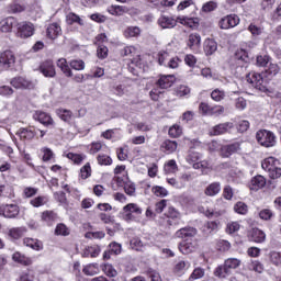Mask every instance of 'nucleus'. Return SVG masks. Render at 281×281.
I'll use <instances>...</instances> for the list:
<instances>
[{
	"mask_svg": "<svg viewBox=\"0 0 281 281\" xmlns=\"http://www.w3.org/2000/svg\"><path fill=\"white\" fill-rule=\"evenodd\" d=\"M246 80L247 82H249V85H252L255 89L261 91L262 93H267V91H269V89L267 88L268 82L263 72H250L247 75Z\"/></svg>",
	"mask_w": 281,
	"mask_h": 281,
	"instance_id": "nucleus-1",
	"label": "nucleus"
},
{
	"mask_svg": "<svg viewBox=\"0 0 281 281\" xmlns=\"http://www.w3.org/2000/svg\"><path fill=\"white\" fill-rule=\"evenodd\" d=\"M256 139L260 146L271 148L276 146V134L271 131L260 130L256 133Z\"/></svg>",
	"mask_w": 281,
	"mask_h": 281,
	"instance_id": "nucleus-2",
	"label": "nucleus"
},
{
	"mask_svg": "<svg viewBox=\"0 0 281 281\" xmlns=\"http://www.w3.org/2000/svg\"><path fill=\"white\" fill-rule=\"evenodd\" d=\"M16 29V36L19 38H30V36H34V24L31 22H18Z\"/></svg>",
	"mask_w": 281,
	"mask_h": 281,
	"instance_id": "nucleus-3",
	"label": "nucleus"
},
{
	"mask_svg": "<svg viewBox=\"0 0 281 281\" xmlns=\"http://www.w3.org/2000/svg\"><path fill=\"white\" fill-rule=\"evenodd\" d=\"M16 63V56L12 50H4L0 54V67L2 69H10L14 67Z\"/></svg>",
	"mask_w": 281,
	"mask_h": 281,
	"instance_id": "nucleus-4",
	"label": "nucleus"
},
{
	"mask_svg": "<svg viewBox=\"0 0 281 281\" xmlns=\"http://www.w3.org/2000/svg\"><path fill=\"white\" fill-rule=\"evenodd\" d=\"M33 120H35V122H40V124H43V126L46 127L54 126L55 124L54 119H52V115L41 110H37L33 113Z\"/></svg>",
	"mask_w": 281,
	"mask_h": 281,
	"instance_id": "nucleus-5",
	"label": "nucleus"
},
{
	"mask_svg": "<svg viewBox=\"0 0 281 281\" xmlns=\"http://www.w3.org/2000/svg\"><path fill=\"white\" fill-rule=\"evenodd\" d=\"M19 212V205L16 204H4L0 206V216H4V218H16Z\"/></svg>",
	"mask_w": 281,
	"mask_h": 281,
	"instance_id": "nucleus-6",
	"label": "nucleus"
},
{
	"mask_svg": "<svg viewBox=\"0 0 281 281\" xmlns=\"http://www.w3.org/2000/svg\"><path fill=\"white\" fill-rule=\"evenodd\" d=\"M238 23H240V18L236 14H231L220 20V27L221 30H229L232 27H236Z\"/></svg>",
	"mask_w": 281,
	"mask_h": 281,
	"instance_id": "nucleus-7",
	"label": "nucleus"
},
{
	"mask_svg": "<svg viewBox=\"0 0 281 281\" xmlns=\"http://www.w3.org/2000/svg\"><path fill=\"white\" fill-rule=\"evenodd\" d=\"M10 85L14 87V89H34V83L32 80L25 77H15L11 79Z\"/></svg>",
	"mask_w": 281,
	"mask_h": 281,
	"instance_id": "nucleus-8",
	"label": "nucleus"
},
{
	"mask_svg": "<svg viewBox=\"0 0 281 281\" xmlns=\"http://www.w3.org/2000/svg\"><path fill=\"white\" fill-rule=\"evenodd\" d=\"M232 128H234V123L226 122L213 126L209 133L211 136L225 135V133H229Z\"/></svg>",
	"mask_w": 281,
	"mask_h": 281,
	"instance_id": "nucleus-9",
	"label": "nucleus"
},
{
	"mask_svg": "<svg viewBox=\"0 0 281 281\" xmlns=\"http://www.w3.org/2000/svg\"><path fill=\"white\" fill-rule=\"evenodd\" d=\"M40 71L45 76V78H54L56 76V68L54 67V61L47 59L43 61L40 66Z\"/></svg>",
	"mask_w": 281,
	"mask_h": 281,
	"instance_id": "nucleus-10",
	"label": "nucleus"
},
{
	"mask_svg": "<svg viewBox=\"0 0 281 281\" xmlns=\"http://www.w3.org/2000/svg\"><path fill=\"white\" fill-rule=\"evenodd\" d=\"M165 215L168 218V225H179V222L181 221V213L177 211V209H175L173 206H169Z\"/></svg>",
	"mask_w": 281,
	"mask_h": 281,
	"instance_id": "nucleus-11",
	"label": "nucleus"
},
{
	"mask_svg": "<svg viewBox=\"0 0 281 281\" xmlns=\"http://www.w3.org/2000/svg\"><path fill=\"white\" fill-rule=\"evenodd\" d=\"M196 235V228L188 226L180 228L176 232V238H181L182 240H190V238H194Z\"/></svg>",
	"mask_w": 281,
	"mask_h": 281,
	"instance_id": "nucleus-12",
	"label": "nucleus"
},
{
	"mask_svg": "<svg viewBox=\"0 0 281 281\" xmlns=\"http://www.w3.org/2000/svg\"><path fill=\"white\" fill-rule=\"evenodd\" d=\"M19 25V21L14 16H8L0 22L1 32H12V29Z\"/></svg>",
	"mask_w": 281,
	"mask_h": 281,
	"instance_id": "nucleus-13",
	"label": "nucleus"
},
{
	"mask_svg": "<svg viewBox=\"0 0 281 281\" xmlns=\"http://www.w3.org/2000/svg\"><path fill=\"white\" fill-rule=\"evenodd\" d=\"M240 150V144L233 143L231 145H224L221 147L220 155L221 157L227 158Z\"/></svg>",
	"mask_w": 281,
	"mask_h": 281,
	"instance_id": "nucleus-14",
	"label": "nucleus"
},
{
	"mask_svg": "<svg viewBox=\"0 0 281 281\" xmlns=\"http://www.w3.org/2000/svg\"><path fill=\"white\" fill-rule=\"evenodd\" d=\"M175 85V76L172 75H162L156 82V87L159 89H170Z\"/></svg>",
	"mask_w": 281,
	"mask_h": 281,
	"instance_id": "nucleus-15",
	"label": "nucleus"
},
{
	"mask_svg": "<svg viewBox=\"0 0 281 281\" xmlns=\"http://www.w3.org/2000/svg\"><path fill=\"white\" fill-rule=\"evenodd\" d=\"M187 46L192 49V52H199L201 47V35L199 33H192L188 37Z\"/></svg>",
	"mask_w": 281,
	"mask_h": 281,
	"instance_id": "nucleus-16",
	"label": "nucleus"
},
{
	"mask_svg": "<svg viewBox=\"0 0 281 281\" xmlns=\"http://www.w3.org/2000/svg\"><path fill=\"white\" fill-rule=\"evenodd\" d=\"M158 25H160L162 30H172V27H177V20L170 16L161 15L158 19Z\"/></svg>",
	"mask_w": 281,
	"mask_h": 281,
	"instance_id": "nucleus-17",
	"label": "nucleus"
},
{
	"mask_svg": "<svg viewBox=\"0 0 281 281\" xmlns=\"http://www.w3.org/2000/svg\"><path fill=\"white\" fill-rule=\"evenodd\" d=\"M265 186H267V179L262 176H256L249 182L250 190H254L255 192H258V190H261Z\"/></svg>",
	"mask_w": 281,
	"mask_h": 281,
	"instance_id": "nucleus-18",
	"label": "nucleus"
},
{
	"mask_svg": "<svg viewBox=\"0 0 281 281\" xmlns=\"http://www.w3.org/2000/svg\"><path fill=\"white\" fill-rule=\"evenodd\" d=\"M102 251V248H100L99 245H92L87 246L82 251V258H98L100 256V252Z\"/></svg>",
	"mask_w": 281,
	"mask_h": 281,
	"instance_id": "nucleus-19",
	"label": "nucleus"
},
{
	"mask_svg": "<svg viewBox=\"0 0 281 281\" xmlns=\"http://www.w3.org/2000/svg\"><path fill=\"white\" fill-rule=\"evenodd\" d=\"M46 33L48 38H52L54 41L63 34V29L60 27L59 23H52L48 25Z\"/></svg>",
	"mask_w": 281,
	"mask_h": 281,
	"instance_id": "nucleus-20",
	"label": "nucleus"
},
{
	"mask_svg": "<svg viewBox=\"0 0 281 281\" xmlns=\"http://www.w3.org/2000/svg\"><path fill=\"white\" fill-rule=\"evenodd\" d=\"M108 12L112 16H122L126 14V12H128V8H126L125 5L112 4L108 7Z\"/></svg>",
	"mask_w": 281,
	"mask_h": 281,
	"instance_id": "nucleus-21",
	"label": "nucleus"
},
{
	"mask_svg": "<svg viewBox=\"0 0 281 281\" xmlns=\"http://www.w3.org/2000/svg\"><path fill=\"white\" fill-rule=\"evenodd\" d=\"M27 228H25V226L13 227L9 229L8 236L9 238H13V240H19V238H23V236H25Z\"/></svg>",
	"mask_w": 281,
	"mask_h": 281,
	"instance_id": "nucleus-22",
	"label": "nucleus"
},
{
	"mask_svg": "<svg viewBox=\"0 0 281 281\" xmlns=\"http://www.w3.org/2000/svg\"><path fill=\"white\" fill-rule=\"evenodd\" d=\"M278 166H280V160H278L276 157H268L261 162V167L263 168V170H266V172H269L270 170H272V168H276Z\"/></svg>",
	"mask_w": 281,
	"mask_h": 281,
	"instance_id": "nucleus-23",
	"label": "nucleus"
},
{
	"mask_svg": "<svg viewBox=\"0 0 281 281\" xmlns=\"http://www.w3.org/2000/svg\"><path fill=\"white\" fill-rule=\"evenodd\" d=\"M16 135H19L20 138L22 139H34L36 136V132L32 127H22L18 131Z\"/></svg>",
	"mask_w": 281,
	"mask_h": 281,
	"instance_id": "nucleus-24",
	"label": "nucleus"
},
{
	"mask_svg": "<svg viewBox=\"0 0 281 281\" xmlns=\"http://www.w3.org/2000/svg\"><path fill=\"white\" fill-rule=\"evenodd\" d=\"M250 238L252 243H265V240H267V234L260 231V228H252Z\"/></svg>",
	"mask_w": 281,
	"mask_h": 281,
	"instance_id": "nucleus-25",
	"label": "nucleus"
},
{
	"mask_svg": "<svg viewBox=\"0 0 281 281\" xmlns=\"http://www.w3.org/2000/svg\"><path fill=\"white\" fill-rule=\"evenodd\" d=\"M218 49V44L214 40H205L204 42V53L206 56H212Z\"/></svg>",
	"mask_w": 281,
	"mask_h": 281,
	"instance_id": "nucleus-26",
	"label": "nucleus"
},
{
	"mask_svg": "<svg viewBox=\"0 0 281 281\" xmlns=\"http://www.w3.org/2000/svg\"><path fill=\"white\" fill-rule=\"evenodd\" d=\"M160 150H162V153H167V155H171V153L177 150V140H165L160 146Z\"/></svg>",
	"mask_w": 281,
	"mask_h": 281,
	"instance_id": "nucleus-27",
	"label": "nucleus"
},
{
	"mask_svg": "<svg viewBox=\"0 0 281 281\" xmlns=\"http://www.w3.org/2000/svg\"><path fill=\"white\" fill-rule=\"evenodd\" d=\"M57 67L67 76V78H71L74 76V72L71 71V68L67 64V59L65 58H59L57 60Z\"/></svg>",
	"mask_w": 281,
	"mask_h": 281,
	"instance_id": "nucleus-28",
	"label": "nucleus"
},
{
	"mask_svg": "<svg viewBox=\"0 0 281 281\" xmlns=\"http://www.w3.org/2000/svg\"><path fill=\"white\" fill-rule=\"evenodd\" d=\"M14 262H19V265H23L24 267H30L32 265V258L25 257V255H21V252H14L12 256Z\"/></svg>",
	"mask_w": 281,
	"mask_h": 281,
	"instance_id": "nucleus-29",
	"label": "nucleus"
},
{
	"mask_svg": "<svg viewBox=\"0 0 281 281\" xmlns=\"http://www.w3.org/2000/svg\"><path fill=\"white\" fill-rule=\"evenodd\" d=\"M279 72L280 67L278 66V64H270L268 69H266L262 74L267 80H271V78H273V76H278Z\"/></svg>",
	"mask_w": 281,
	"mask_h": 281,
	"instance_id": "nucleus-30",
	"label": "nucleus"
},
{
	"mask_svg": "<svg viewBox=\"0 0 281 281\" xmlns=\"http://www.w3.org/2000/svg\"><path fill=\"white\" fill-rule=\"evenodd\" d=\"M179 249L181 254L188 255V254H192V251H195L196 246L192 241L184 240L180 243Z\"/></svg>",
	"mask_w": 281,
	"mask_h": 281,
	"instance_id": "nucleus-31",
	"label": "nucleus"
},
{
	"mask_svg": "<svg viewBox=\"0 0 281 281\" xmlns=\"http://www.w3.org/2000/svg\"><path fill=\"white\" fill-rule=\"evenodd\" d=\"M23 244L31 249H35V251H41V249H43V244L38 239L24 238Z\"/></svg>",
	"mask_w": 281,
	"mask_h": 281,
	"instance_id": "nucleus-32",
	"label": "nucleus"
},
{
	"mask_svg": "<svg viewBox=\"0 0 281 281\" xmlns=\"http://www.w3.org/2000/svg\"><path fill=\"white\" fill-rule=\"evenodd\" d=\"M221 192V182H213L209 187H206L204 193L206 196H216Z\"/></svg>",
	"mask_w": 281,
	"mask_h": 281,
	"instance_id": "nucleus-33",
	"label": "nucleus"
},
{
	"mask_svg": "<svg viewBox=\"0 0 281 281\" xmlns=\"http://www.w3.org/2000/svg\"><path fill=\"white\" fill-rule=\"evenodd\" d=\"M56 113L58 117L63 120V122L69 123L71 122V117H74V112L67 109H57Z\"/></svg>",
	"mask_w": 281,
	"mask_h": 281,
	"instance_id": "nucleus-34",
	"label": "nucleus"
},
{
	"mask_svg": "<svg viewBox=\"0 0 281 281\" xmlns=\"http://www.w3.org/2000/svg\"><path fill=\"white\" fill-rule=\"evenodd\" d=\"M58 218V215L54 211H45L42 213V221L47 223V225H53Z\"/></svg>",
	"mask_w": 281,
	"mask_h": 281,
	"instance_id": "nucleus-35",
	"label": "nucleus"
},
{
	"mask_svg": "<svg viewBox=\"0 0 281 281\" xmlns=\"http://www.w3.org/2000/svg\"><path fill=\"white\" fill-rule=\"evenodd\" d=\"M85 276H98V273H100V268L98 267V263H90L87 265L83 269H82Z\"/></svg>",
	"mask_w": 281,
	"mask_h": 281,
	"instance_id": "nucleus-36",
	"label": "nucleus"
},
{
	"mask_svg": "<svg viewBox=\"0 0 281 281\" xmlns=\"http://www.w3.org/2000/svg\"><path fill=\"white\" fill-rule=\"evenodd\" d=\"M66 21L68 25H74V23H78V25H85V21L81 20L80 15L76 13H68L66 16Z\"/></svg>",
	"mask_w": 281,
	"mask_h": 281,
	"instance_id": "nucleus-37",
	"label": "nucleus"
},
{
	"mask_svg": "<svg viewBox=\"0 0 281 281\" xmlns=\"http://www.w3.org/2000/svg\"><path fill=\"white\" fill-rule=\"evenodd\" d=\"M231 273H232V271L228 270V268L225 263L223 266H218L214 271V276L216 278H226Z\"/></svg>",
	"mask_w": 281,
	"mask_h": 281,
	"instance_id": "nucleus-38",
	"label": "nucleus"
},
{
	"mask_svg": "<svg viewBox=\"0 0 281 281\" xmlns=\"http://www.w3.org/2000/svg\"><path fill=\"white\" fill-rule=\"evenodd\" d=\"M124 212H130V214H127V216H131V214H142V207H139V205L135 204V203H130L127 205H125L123 207Z\"/></svg>",
	"mask_w": 281,
	"mask_h": 281,
	"instance_id": "nucleus-39",
	"label": "nucleus"
},
{
	"mask_svg": "<svg viewBox=\"0 0 281 281\" xmlns=\"http://www.w3.org/2000/svg\"><path fill=\"white\" fill-rule=\"evenodd\" d=\"M268 258L272 265H274L276 267H280V265H281V254L280 252L272 250L268 254Z\"/></svg>",
	"mask_w": 281,
	"mask_h": 281,
	"instance_id": "nucleus-40",
	"label": "nucleus"
},
{
	"mask_svg": "<svg viewBox=\"0 0 281 281\" xmlns=\"http://www.w3.org/2000/svg\"><path fill=\"white\" fill-rule=\"evenodd\" d=\"M142 30L137 26H130L124 31V36L126 38H134L135 36H139Z\"/></svg>",
	"mask_w": 281,
	"mask_h": 281,
	"instance_id": "nucleus-41",
	"label": "nucleus"
},
{
	"mask_svg": "<svg viewBox=\"0 0 281 281\" xmlns=\"http://www.w3.org/2000/svg\"><path fill=\"white\" fill-rule=\"evenodd\" d=\"M9 12L11 14H19L21 12H25V5L19 2H12L11 4H9Z\"/></svg>",
	"mask_w": 281,
	"mask_h": 281,
	"instance_id": "nucleus-42",
	"label": "nucleus"
},
{
	"mask_svg": "<svg viewBox=\"0 0 281 281\" xmlns=\"http://www.w3.org/2000/svg\"><path fill=\"white\" fill-rule=\"evenodd\" d=\"M224 265H226L228 271H232V269H238V267H240V259L228 258L225 260Z\"/></svg>",
	"mask_w": 281,
	"mask_h": 281,
	"instance_id": "nucleus-43",
	"label": "nucleus"
},
{
	"mask_svg": "<svg viewBox=\"0 0 281 281\" xmlns=\"http://www.w3.org/2000/svg\"><path fill=\"white\" fill-rule=\"evenodd\" d=\"M234 211L236 212V214L245 215L247 214V212H249V206L245 204V202H237L234 205Z\"/></svg>",
	"mask_w": 281,
	"mask_h": 281,
	"instance_id": "nucleus-44",
	"label": "nucleus"
},
{
	"mask_svg": "<svg viewBox=\"0 0 281 281\" xmlns=\"http://www.w3.org/2000/svg\"><path fill=\"white\" fill-rule=\"evenodd\" d=\"M55 234L56 236H69V227H67V225L63 223L57 224L55 228Z\"/></svg>",
	"mask_w": 281,
	"mask_h": 281,
	"instance_id": "nucleus-45",
	"label": "nucleus"
},
{
	"mask_svg": "<svg viewBox=\"0 0 281 281\" xmlns=\"http://www.w3.org/2000/svg\"><path fill=\"white\" fill-rule=\"evenodd\" d=\"M151 192L155 194V196H160L161 199H164V196H168V190L164 187H153Z\"/></svg>",
	"mask_w": 281,
	"mask_h": 281,
	"instance_id": "nucleus-46",
	"label": "nucleus"
},
{
	"mask_svg": "<svg viewBox=\"0 0 281 281\" xmlns=\"http://www.w3.org/2000/svg\"><path fill=\"white\" fill-rule=\"evenodd\" d=\"M71 69L76 71H82L85 69V61L82 59H72L69 63Z\"/></svg>",
	"mask_w": 281,
	"mask_h": 281,
	"instance_id": "nucleus-47",
	"label": "nucleus"
},
{
	"mask_svg": "<svg viewBox=\"0 0 281 281\" xmlns=\"http://www.w3.org/2000/svg\"><path fill=\"white\" fill-rule=\"evenodd\" d=\"M211 98L215 102H221V100H225V91L220 90V89H215V90L212 91Z\"/></svg>",
	"mask_w": 281,
	"mask_h": 281,
	"instance_id": "nucleus-48",
	"label": "nucleus"
},
{
	"mask_svg": "<svg viewBox=\"0 0 281 281\" xmlns=\"http://www.w3.org/2000/svg\"><path fill=\"white\" fill-rule=\"evenodd\" d=\"M97 160L100 166H111V164H113V159L108 155H99Z\"/></svg>",
	"mask_w": 281,
	"mask_h": 281,
	"instance_id": "nucleus-49",
	"label": "nucleus"
},
{
	"mask_svg": "<svg viewBox=\"0 0 281 281\" xmlns=\"http://www.w3.org/2000/svg\"><path fill=\"white\" fill-rule=\"evenodd\" d=\"M45 203H47V196H37L31 200V205H33V207H41L45 205Z\"/></svg>",
	"mask_w": 281,
	"mask_h": 281,
	"instance_id": "nucleus-50",
	"label": "nucleus"
},
{
	"mask_svg": "<svg viewBox=\"0 0 281 281\" xmlns=\"http://www.w3.org/2000/svg\"><path fill=\"white\" fill-rule=\"evenodd\" d=\"M80 177H81V179H89V177H91V165L89 162H87L80 169Z\"/></svg>",
	"mask_w": 281,
	"mask_h": 281,
	"instance_id": "nucleus-51",
	"label": "nucleus"
},
{
	"mask_svg": "<svg viewBox=\"0 0 281 281\" xmlns=\"http://www.w3.org/2000/svg\"><path fill=\"white\" fill-rule=\"evenodd\" d=\"M273 216V212L269 209H263L259 212V218H261V221H271Z\"/></svg>",
	"mask_w": 281,
	"mask_h": 281,
	"instance_id": "nucleus-52",
	"label": "nucleus"
},
{
	"mask_svg": "<svg viewBox=\"0 0 281 281\" xmlns=\"http://www.w3.org/2000/svg\"><path fill=\"white\" fill-rule=\"evenodd\" d=\"M205 276V271L202 268H196L191 273L189 280H201Z\"/></svg>",
	"mask_w": 281,
	"mask_h": 281,
	"instance_id": "nucleus-53",
	"label": "nucleus"
},
{
	"mask_svg": "<svg viewBox=\"0 0 281 281\" xmlns=\"http://www.w3.org/2000/svg\"><path fill=\"white\" fill-rule=\"evenodd\" d=\"M270 60H271V57H269V55H259V56H257L258 67H265L266 65H269Z\"/></svg>",
	"mask_w": 281,
	"mask_h": 281,
	"instance_id": "nucleus-54",
	"label": "nucleus"
},
{
	"mask_svg": "<svg viewBox=\"0 0 281 281\" xmlns=\"http://www.w3.org/2000/svg\"><path fill=\"white\" fill-rule=\"evenodd\" d=\"M54 199L58 201L61 205H67V195L63 191L54 193Z\"/></svg>",
	"mask_w": 281,
	"mask_h": 281,
	"instance_id": "nucleus-55",
	"label": "nucleus"
},
{
	"mask_svg": "<svg viewBox=\"0 0 281 281\" xmlns=\"http://www.w3.org/2000/svg\"><path fill=\"white\" fill-rule=\"evenodd\" d=\"M130 245L132 249H135V251H142V248L144 247V243H142V239L139 238H133L130 241Z\"/></svg>",
	"mask_w": 281,
	"mask_h": 281,
	"instance_id": "nucleus-56",
	"label": "nucleus"
},
{
	"mask_svg": "<svg viewBox=\"0 0 281 281\" xmlns=\"http://www.w3.org/2000/svg\"><path fill=\"white\" fill-rule=\"evenodd\" d=\"M97 55H98V58H101L102 60H104V58L109 56V48L104 45H99L97 49Z\"/></svg>",
	"mask_w": 281,
	"mask_h": 281,
	"instance_id": "nucleus-57",
	"label": "nucleus"
},
{
	"mask_svg": "<svg viewBox=\"0 0 281 281\" xmlns=\"http://www.w3.org/2000/svg\"><path fill=\"white\" fill-rule=\"evenodd\" d=\"M250 269L251 271H256V273H262L265 271V266L260 261L256 260L250 263Z\"/></svg>",
	"mask_w": 281,
	"mask_h": 281,
	"instance_id": "nucleus-58",
	"label": "nucleus"
},
{
	"mask_svg": "<svg viewBox=\"0 0 281 281\" xmlns=\"http://www.w3.org/2000/svg\"><path fill=\"white\" fill-rule=\"evenodd\" d=\"M190 93V88H188V86H179L176 89V94L178 95V98H183L186 95H189Z\"/></svg>",
	"mask_w": 281,
	"mask_h": 281,
	"instance_id": "nucleus-59",
	"label": "nucleus"
},
{
	"mask_svg": "<svg viewBox=\"0 0 281 281\" xmlns=\"http://www.w3.org/2000/svg\"><path fill=\"white\" fill-rule=\"evenodd\" d=\"M188 269H190V262L183 260L179 261L175 267V270L178 272L188 271Z\"/></svg>",
	"mask_w": 281,
	"mask_h": 281,
	"instance_id": "nucleus-60",
	"label": "nucleus"
},
{
	"mask_svg": "<svg viewBox=\"0 0 281 281\" xmlns=\"http://www.w3.org/2000/svg\"><path fill=\"white\" fill-rule=\"evenodd\" d=\"M85 236L86 238H97L101 240V238H104L106 234L104 232H88Z\"/></svg>",
	"mask_w": 281,
	"mask_h": 281,
	"instance_id": "nucleus-61",
	"label": "nucleus"
},
{
	"mask_svg": "<svg viewBox=\"0 0 281 281\" xmlns=\"http://www.w3.org/2000/svg\"><path fill=\"white\" fill-rule=\"evenodd\" d=\"M182 133L181 126L179 125H173L172 127L169 128V135L170 137H180Z\"/></svg>",
	"mask_w": 281,
	"mask_h": 281,
	"instance_id": "nucleus-62",
	"label": "nucleus"
},
{
	"mask_svg": "<svg viewBox=\"0 0 281 281\" xmlns=\"http://www.w3.org/2000/svg\"><path fill=\"white\" fill-rule=\"evenodd\" d=\"M268 175H269L270 179H280L281 168L278 167V165H277V167H274V168L270 169V171H268Z\"/></svg>",
	"mask_w": 281,
	"mask_h": 281,
	"instance_id": "nucleus-63",
	"label": "nucleus"
},
{
	"mask_svg": "<svg viewBox=\"0 0 281 281\" xmlns=\"http://www.w3.org/2000/svg\"><path fill=\"white\" fill-rule=\"evenodd\" d=\"M18 281H34V274H32L30 271L22 272Z\"/></svg>",
	"mask_w": 281,
	"mask_h": 281,
	"instance_id": "nucleus-64",
	"label": "nucleus"
}]
</instances>
